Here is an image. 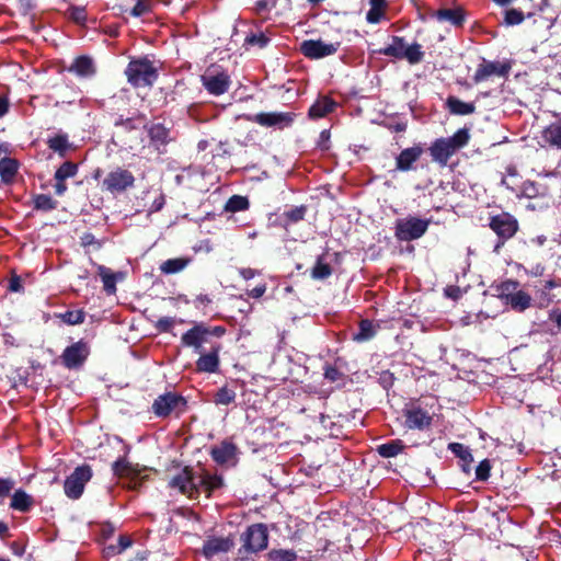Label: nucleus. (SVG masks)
<instances>
[{"label": "nucleus", "mask_w": 561, "mask_h": 561, "mask_svg": "<svg viewBox=\"0 0 561 561\" xmlns=\"http://www.w3.org/2000/svg\"><path fill=\"white\" fill-rule=\"evenodd\" d=\"M549 319L556 322L559 330H561V310H552L549 314Z\"/></svg>", "instance_id": "774afa93"}, {"label": "nucleus", "mask_w": 561, "mask_h": 561, "mask_svg": "<svg viewBox=\"0 0 561 561\" xmlns=\"http://www.w3.org/2000/svg\"><path fill=\"white\" fill-rule=\"evenodd\" d=\"M80 244L83 248L94 247L96 250H99L102 247V243L95 239L94 234L91 232H84L80 237Z\"/></svg>", "instance_id": "bf43d9fd"}, {"label": "nucleus", "mask_w": 561, "mask_h": 561, "mask_svg": "<svg viewBox=\"0 0 561 561\" xmlns=\"http://www.w3.org/2000/svg\"><path fill=\"white\" fill-rule=\"evenodd\" d=\"M541 138L550 147L561 150V123H552L545 127Z\"/></svg>", "instance_id": "c756f323"}, {"label": "nucleus", "mask_w": 561, "mask_h": 561, "mask_svg": "<svg viewBox=\"0 0 561 561\" xmlns=\"http://www.w3.org/2000/svg\"><path fill=\"white\" fill-rule=\"evenodd\" d=\"M227 330L222 325L209 327L204 322L195 323L181 336V344L185 347H192L199 354L196 360V370L199 373H217L220 365L219 353L222 348L221 343L213 342L211 337L220 339Z\"/></svg>", "instance_id": "f257e3e1"}, {"label": "nucleus", "mask_w": 561, "mask_h": 561, "mask_svg": "<svg viewBox=\"0 0 561 561\" xmlns=\"http://www.w3.org/2000/svg\"><path fill=\"white\" fill-rule=\"evenodd\" d=\"M339 47V42L327 44L321 39H306L300 44V51L309 59H321L334 55Z\"/></svg>", "instance_id": "f8f14e48"}, {"label": "nucleus", "mask_w": 561, "mask_h": 561, "mask_svg": "<svg viewBox=\"0 0 561 561\" xmlns=\"http://www.w3.org/2000/svg\"><path fill=\"white\" fill-rule=\"evenodd\" d=\"M35 504L33 496L27 494L24 490L19 489L11 496L10 507L21 513L30 512Z\"/></svg>", "instance_id": "393cba45"}, {"label": "nucleus", "mask_w": 561, "mask_h": 561, "mask_svg": "<svg viewBox=\"0 0 561 561\" xmlns=\"http://www.w3.org/2000/svg\"><path fill=\"white\" fill-rule=\"evenodd\" d=\"M8 290L12 293H22L24 290L22 278L16 273H12L9 279Z\"/></svg>", "instance_id": "e2e57ef3"}, {"label": "nucleus", "mask_w": 561, "mask_h": 561, "mask_svg": "<svg viewBox=\"0 0 561 561\" xmlns=\"http://www.w3.org/2000/svg\"><path fill=\"white\" fill-rule=\"evenodd\" d=\"M376 334V330L370 320L364 319L359 322L358 331L353 335V340L356 342H366L373 339Z\"/></svg>", "instance_id": "a19ab883"}, {"label": "nucleus", "mask_w": 561, "mask_h": 561, "mask_svg": "<svg viewBox=\"0 0 561 561\" xmlns=\"http://www.w3.org/2000/svg\"><path fill=\"white\" fill-rule=\"evenodd\" d=\"M266 284H261L248 291V296L251 298H261L266 291Z\"/></svg>", "instance_id": "338daca9"}, {"label": "nucleus", "mask_w": 561, "mask_h": 561, "mask_svg": "<svg viewBox=\"0 0 561 561\" xmlns=\"http://www.w3.org/2000/svg\"><path fill=\"white\" fill-rule=\"evenodd\" d=\"M270 534L263 523L252 524L240 535L241 546L234 561H255V556L267 549Z\"/></svg>", "instance_id": "f03ea898"}, {"label": "nucleus", "mask_w": 561, "mask_h": 561, "mask_svg": "<svg viewBox=\"0 0 561 561\" xmlns=\"http://www.w3.org/2000/svg\"><path fill=\"white\" fill-rule=\"evenodd\" d=\"M151 9L149 1L147 0H138L134 8L130 11V14L135 18H139L145 13L149 12Z\"/></svg>", "instance_id": "052dcab7"}, {"label": "nucleus", "mask_w": 561, "mask_h": 561, "mask_svg": "<svg viewBox=\"0 0 561 561\" xmlns=\"http://www.w3.org/2000/svg\"><path fill=\"white\" fill-rule=\"evenodd\" d=\"M58 202L47 194H37L33 197V207L35 210L50 211L56 209Z\"/></svg>", "instance_id": "79ce46f5"}, {"label": "nucleus", "mask_w": 561, "mask_h": 561, "mask_svg": "<svg viewBox=\"0 0 561 561\" xmlns=\"http://www.w3.org/2000/svg\"><path fill=\"white\" fill-rule=\"evenodd\" d=\"M405 45L407 43L403 37L393 35L391 43L386 47L379 48L376 53L401 60L404 58Z\"/></svg>", "instance_id": "a878e982"}, {"label": "nucleus", "mask_w": 561, "mask_h": 561, "mask_svg": "<svg viewBox=\"0 0 561 561\" xmlns=\"http://www.w3.org/2000/svg\"><path fill=\"white\" fill-rule=\"evenodd\" d=\"M333 273L332 266L325 261V254L317 257L313 267L310 271V276L314 280H324Z\"/></svg>", "instance_id": "473e14b6"}, {"label": "nucleus", "mask_w": 561, "mask_h": 561, "mask_svg": "<svg viewBox=\"0 0 561 561\" xmlns=\"http://www.w3.org/2000/svg\"><path fill=\"white\" fill-rule=\"evenodd\" d=\"M234 547L233 537H209L204 541L203 556L210 559L218 553H226Z\"/></svg>", "instance_id": "a211bd4d"}, {"label": "nucleus", "mask_w": 561, "mask_h": 561, "mask_svg": "<svg viewBox=\"0 0 561 561\" xmlns=\"http://www.w3.org/2000/svg\"><path fill=\"white\" fill-rule=\"evenodd\" d=\"M127 82L135 89L151 88L158 80V68L147 57L131 59L126 69Z\"/></svg>", "instance_id": "20e7f679"}, {"label": "nucleus", "mask_w": 561, "mask_h": 561, "mask_svg": "<svg viewBox=\"0 0 561 561\" xmlns=\"http://www.w3.org/2000/svg\"><path fill=\"white\" fill-rule=\"evenodd\" d=\"M92 478V469L89 465L77 467L73 472L66 478L64 483L65 494L72 500H78L84 490L85 483Z\"/></svg>", "instance_id": "9d476101"}, {"label": "nucleus", "mask_w": 561, "mask_h": 561, "mask_svg": "<svg viewBox=\"0 0 561 561\" xmlns=\"http://www.w3.org/2000/svg\"><path fill=\"white\" fill-rule=\"evenodd\" d=\"M206 479L207 483L204 489V493H206L208 497L211 496L213 492L224 486V479L221 476L208 473V477H206Z\"/></svg>", "instance_id": "864d4df0"}, {"label": "nucleus", "mask_w": 561, "mask_h": 561, "mask_svg": "<svg viewBox=\"0 0 561 561\" xmlns=\"http://www.w3.org/2000/svg\"><path fill=\"white\" fill-rule=\"evenodd\" d=\"M175 323L174 318L171 317H162L156 322V329L160 333H168L171 332Z\"/></svg>", "instance_id": "4d7b16f0"}, {"label": "nucleus", "mask_w": 561, "mask_h": 561, "mask_svg": "<svg viewBox=\"0 0 561 561\" xmlns=\"http://www.w3.org/2000/svg\"><path fill=\"white\" fill-rule=\"evenodd\" d=\"M370 9L366 14V20L370 24H377L381 21L385 10L387 9V0H369Z\"/></svg>", "instance_id": "58836bf2"}, {"label": "nucleus", "mask_w": 561, "mask_h": 561, "mask_svg": "<svg viewBox=\"0 0 561 561\" xmlns=\"http://www.w3.org/2000/svg\"><path fill=\"white\" fill-rule=\"evenodd\" d=\"M439 22L447 21L456 27H461L466 21V13L462 8L439 9L435 12Z\"/></svg>", "instance_id": "b1692460"}, {"label": "nucleus", "mask_w": 561, "mask_h": 561, "mask_svg": "<svg viewBox=\"0 0 561 561\" xmlns=\"http://www.w3.org/2000/svg\"><path fill=\"white\" fill-rule=\"evenodd\" d=\"M424 152L423 146L416 144L403 149L396 158V168L401 172H408L414 169V163L420 160Z\"/></svg>", "instance_id": "6ab92c4d"}, {"label": "nucleus", "mask_w": 561, "mask_h": 561, "mask_svg": "<svg viewBox=\"0 0 561 561\" xmlns=\"http://www.w3.org/2000/svg\"><path fill=\"white\" fill-rule=\"evenodd\" d=\"M236 400V392L224 386L214 394V403L217 405H228Z\"/></svg>", "instance_id": "09e8293b"}, {"label": "nucleus", "mask_w": 561, "mask_h": 561, "mask_svg": "<svg viewBox=\"0 0 561 561\" xmlns=\"http://www.w3.org/2000/svg\"><path fill=\"white\" fill-rule=\"evenodd\" d=\"M492 288L494 289L495 295L504 302L519 289V282L514 279H506L500 284L493 285Z\"/></svg>", "instance_id": "4c0bfd02"}, {"label": "nucleus", "mask_w": 561, "mask_h": 561, "mask_svg": "<svg viewBox=\"0 0 561 561\" xmlns=\"http://www.w3.org/2000/svg\"><path fill=\"white\" fill-rule=\"evenodd\" d=\"M469 139L470 135L467 128L458 129L450 137H440L435 139L428 148L432 160L438 163L442 168L446 167L449 159L458 150L468 145Z\"/></svg>", "instance_id": "7ed1b4c3"}, {"label": "nucleus", "mask_w": 561, "mask_h": 561, "mask_svg": "<svg viewBox=\"0 0 561 561\" xmlns=\"http://www.w3.org/2000/svg\"><path fill=\"white\" fill-rule=\"evenodd\" d=\"M65 15L68 20L80 25H83L88 19L87 10L84 7L70 5L66 10Z\"/></svg>", "instance_id": "8fccbe9b"}, {"label": "nucleus", "mask_w": 561, "mask_h": 561, "mask_svg": "<svg viewBox=\"0 0 561 561\" xmlns=\"http://www.w3.org/2000/svg\"><path fill=\"white\" fill-rule=\"evenodd\" d=\"M187 411V399L175 391H167L158 396L151 404V412L159 419L171 416L179 419Z\"/></svg>", "instance_id": "39448f33"}, {"label": "nucleus", "mask_w": 561, "mask_h": 561, "mask_svg": "<svg viewBox=\"0 0 561 561\" xmlns=\"http://www.w3.org/2000/svg\"><path fill=\"white\" fill-rule=\"evenodd\" d=\"M237 446L228 440H222L218 446L210 450L213 460L218 465H225L236 456Z\"/></svg>", "instance_id": "4be33fe9"}, {"label": "nucleus", "mask_w": 561, "mask_h": 561, "mask_svg": "<svg viewBox=\"0 0 561 561\" xmlns=\"http://www.w3.org/2000/svg\"><path fill=\"white\" fill-rule=\"evenodd\" d=\"M201 82L205 90L215 96H219L228 92L231 85L230 76L217 68H208L202 76Z\"/></svg>", "instance_id": "1a4fd4ad"}, {"label": "nucleus", "mask_w": 561, "mask_h": 561, "mask_svg": "<svg viewBox=\"0 0 561 561\" xmlns=\"http://www.w3.org/2000/svg\"><path fill=\"white\" fill-rule=\"evenodd\" d=\"M525 20V15L520 10L508 9L504 13V24L507 26L518 25Z\"/></svg>", "instance_id": "603ef678"}, {"label": "nucleus", "mask_w": 561, "mask_h": 561, "mask_svg": "<svg viewBox=\"0 0 561 561\" xmlns=\"http://www.w3.org/2000/svg\"><path fill=\"white\" fill-rule=\"evenodd\" d=\"M448 449L460 459L462 470L469 473L473 461L470 449L461 443H450Z\"/></svg>", "instance_id": "cd10ccee"}, {"label": "nucleus", "mask_w": 561, "mask_h": 561, "mask_svg": "<svg viewBox=\"0 0 561 561\" xmlns=\"http://www.w3.org/2000/svg\"><path fill=\"white\" fill-rule=\"evenodd\" d=\"M98 273L103 282V288L107 294H115L116 291V276L110 268L104 265H99Z\"/></svg>", "instance_id": "37998d69"}, {"label": "nucleus", "mask_w": 561, "mask_h": 561, "mask_svg": "<svg viewBox=\"0 0 561 561\" xmlns=\"http://www.w3.org/2000/svg\"><path fill=\"white\" fill-rule=\"evenodd\" d=\"M48 148L58 153L60 158H65L67 152L72 149V145L68 140L66 134H58L47 141Z\"/></svg>", "instance_id": "c9c22d12"}, {"label": "nucleus", "mask_w": 561, "mask_h": 561, "mask_svg": "<svg viewBox=\"0 0 561 561\" xmlns=\"http://www.w3.org/2000/svg\"><path fill=\"white\" fill-rule=\"evenodd\" d=\"M79 165L72 161L62 162L54 174L56 181L54 188L57 196H62L67 192L68 187L66 181L75 178L78 174Z\"/></svg>", "instance_id": "f3484780"}, {"label": "nucleus", "mask_w": 561, "mask_h": 561, "mask_svg": "<svg viewBox=\"0 0 561 561\" xmlns=\"http://www.w3.org/2000/svg\"><path fill=\"white\" fill-rule=\"evenodd\" d=\"M144 128L148 131V137L154 146H167L172 139L170 137V128L161 123L145 124Z\"/></svg>", "instance_id": "412c9836"}, {"label": "nucleus", "mask_w": 561, "mask_h": 561, "mask_svg": "<svg viewBox=\"0 0 561 561\" xmlns=\"http://www.w3.org/2000/svg\"><path fill=\"white\" fill-rule=\"evenodd\" d=\"M19 170V162L13 158H2L0 160V178L4 184L13 182Z\"/></svg>", "instance_id": "2f4dec72"}, {"label": "nucleus", "mask_w": 561, "mask_h": 561, "mask_svg": "<svg viewBox=\"0 0 561 561\" xmlns=\"http://www.w3.org/2000/svg\"><path fill=\"white\" fill-rule=\"evenodd\" d=\"M446 107L453 115H470L474 113L476 106L473 103H467L456 96H448L446 100Z\"/></svg>", "instance_id": "c85d7f7f"}, {"label": "nucleus", "mask_w": 561, "mask_h": 561, "mask_svg": "<svg viewBox=\"0 0 561 561\" xmlns=\"http://www.w3.org/2000/svg\"><path fill=\"white\" fill-rule=\"evenodd\" d=\"M133 540L128 535H121L117 541V548H119L121 553L125 551L127 548L131 547Z\"/></svg>", "instance_id": "69168bd1"}, {"label": "nucleus", "mask_w": 561, "mask_h": 561, "mask_svg": "<svg viewBox=\"0 0 561 561\" xmlns=\"http://www.w3.org/2000/svg\"><path fill=\"white\" fill-rule=\"evenodd\" d=\"M424 53L422 51V46L419 43H413L412 45H405L404 58L411 65L419 64L423 60Z\"/></svg>", "instance_id": "de8ad7c7"}, {"label": "nucleus", "mask_w": 561, "mask_h": 561, "mask_svg": "<svg viewBox=\"0 0 561 561\" xmlns=\"http://www.w3.org/2000/svg\"><path fill=\"white\" fill-rule=\"evenodd\" d=\"M250 202L247 196L232 195L225 205V210L229 213L243 211L249 209Z\"/></svg>", "instance_id": "c03bdc74"}, {"label": "nucleus", "mask_w": 561, "mask_h": 561, "mask_svg": "<svg viewBox=\"0 0 561 561\" xmlns=\"http://www.w3.org/2000/svg\"><path fill=\"white\" fill-rule=\"evenodd\" d=\"M431 224V219H421L409 216L404 219H398L394 228V236L400 241H413L423 237Z\"/></svg>", "instance_id": "0eeeda50"}, {"label": "nucleus", "mask_w": 561, "mask_h": 561, "mask_svg": "<svg viewBox=\"0 0 561 561\" xmlns=\"http://www.w3.org/2000/svg\"><path fill=\"white\" fill-rule=\"evenodd\" d=\"M14 484L15 482L11 478H0V497L3 499L9 496Z\"/></svg>", "instance_id": "680f3d73"}, {"label": "nucleus", "mask_w": 561, "mask_h": 561, "mask_svg": "<svg viewBox=\"0 0 561 561\" xmlns=\"http://www.w3.org/2000/svg\"><path fill=\"white\" fill-rule=\"evenodd\" d=\"M68 71L81 78H91L95 75L96 69L92 58L89 56H79L69 66Z\"/></svg>", "instance_id": "5701e85b"}, {"label": "nucleus", "mask_w": 561, "mask_h": 561, "mask_svg": "<svg viewBox=\"0 0 561 561\" xmlns=\"http://www.w3.org/2000/svg\"><path fill=\"white\" fill-rule=\"evenodd\" d=\"M344 374L335 366L327 365L324 367V378L331 382L341 380Z\"/></svg>", "instance_id": "13d9d810"}, {"label": "nucleus", "mask_w": 561, "mask_h": 561, "mask_svg": "<svg viewBox=\"0 0 561 561\" xmlns=\"http://www.w3.org/2000/svg\"><path fill=\"white\" fill-rule=\"evenodd\" d=\"M294 113L289 112H271V113H257L252 116H248L247 119L265 127H288L294 122Z\"/></svg>", "instance_id": "2eb2a0df"}, {"label": "nucleus", "mask_w": 561, "mask_h": 561, "mask_svg": "<svg viewBox=\"0 0 561 561\" xmlns=\"http://www.w3.org/2000/svg\"><path fill=\"white\" fill-rule=\"evenodd\" d=\"M404 425L409 430L424 431L431 427L433 416L421 405L412 404L403 410Z\"/></svg>", "instance_id": "ddd939ff"}, {"label": "nucleus", "mask_w": 561, "mask_h": 561, "mask_svg": "<svg viewBox=\"0 0 561 561\" xmlns=\"http://www.w3.org/2000/svg\"><path fill=\"white\" fill-rule=\"evenodd\" d=\"M57 317L68 325H76L84 322L85 312L83 309L67 310L62 313H59Z\"/></svg>", "instance_id": "49530a36"}, {"label": "nucleus", "mask_w": 561, "mask_h": 561, "mask_svg": "<svg viewBox=\"0 0 561 561\" xmlns=\"http://www.w3.org/2000/svg\"><path fill=\"white\" fill-rule=\"evenodd\" d=\"M206 477H208V472L207 471H203L199 474H197L194 471V484H195V488L197 489V497L199 496V494L202 492H204V489H205L206 483H207Z\"/></svg>", "instance_id": "0e129e2a"}, {"label": "nucleus", "mask_w": 561, "mask_h": 561, "mask_svg": "<svg viewBox=\"0 0 561 561\" xmlns=\"http://www.w3.org/2000/svg\"><path fill=\"white\" fill-rule=\"evenodd\" d=\"M504 304L517 312H523L530 307L531 297L528 293L518 289Z\"/></svg>", "instance_id": "7c9ffc66"}, {"label": "nucleus", "mask_w": 561, "mask_h": 561, "mask_svg": "<svg viewBox=\"0 0 561 561\" xmlns=\"http://www.w3.org/2000/svg\"><path fill=\"white\" fill-rule=\"evenodd\" d=\"M337 103L330 96H320L317 101L309 107L308 116L311 119H319L325 117L328 114L332 113Z\"/></svg>", "instance_id": "aec40b11"}, {"label": "nucleus", "mask_w": 561, "mask_h": 561, "mask_svg": "<svg viewBox=\"0 0 561 561\" xmlns=\"http://www.w3.org/2000/svg\"><path fill=\"white\" fill-rule=\"evenodd\" d=\"M510 70V65L501 64L500 61H486L483 59L478 66L472 79L474 83H480L486 81L492 76L506 77Z\"/></svg>", "instance_id": "dca6fc26"}, {"label": "nucleus", "mask_w": 561, "mask_h": 561, "mask_svg": "<svg viewBox=\"0 0 561 561\" xmlns=\"http://www.w3.org/2000/svg\"><path fill=\"white\" fill-rule=\"evenodd\" d=\"M491 462L489 459H483L476 468V479L478 481H486L490 478Z\"/></svg>", "instance_id": "5fc2aeb1"}, {"label": "nucleus", "mask_w": 561, "mask_h": 561, "mask_svg": "<svg viewBox=\"0 0 561 561\" xmlns=\"http://www.w3.org/2000/svg\"><path fill=\"white\" fill-rule=\"evenodd\" d=\"M523 195L527 198H536L540 195L539 186L534 181H526L522 186Z\"/></svg>", "instance_id": "6e6d98bb"}, {"label": "nucleus", "mask_w": 561, "mask_h": 561, "mask_svg": "<svg viewBox=\"0 0 561 561\" xmlns=\"http://www.w3.org/2000/svg\"><path fill=\"white\" fill-rule=\"evenodd\" d=\"M404 444L400 439H393L377 447V453L383 458H391L399 455L404 449Z\"/></svg>", "instance_id": "ea45409f"}, {"label": "nucleus", "mask_w": 561, "mask_h": 561, "mask_svg": "<svg viewBox=\"0 0 561 561\" xmlns=\"http://www.w3.org/2000/svg\"><path fill=\"white\" fill-rule=\"evenodd\" d=\"M147 117L145 114L138 113L135 116L124 118L123 115H119L114 122L115 127H122L126 131H131L138 129L140 125H145Z\"/></svg>", "instance_id": "e433bc0d"}, {"label": "nucleus", "mask_w": 561, "mask_h": 561, "mask_svg": "<svg viewBox=\"0 0 561 561\" xmlns=\"http://www.w3.org/2000/svg\"><path fill=\"white\" fill-rule=\"evenodd\" d=\"M113 474L123 478V477H138L140 470L138 469V465L130 463L126 457H119L112 463Z\"/></svg>", "instance_id": "bb28decb"}, {"label": "nucleus", "mask_w": 561, "mask_h": 561, "mask_svg": "<svg viewBox=\"0 0 561 561\" xmlns=\"http://www.w3.org/2000/svg\"><path fill=\"white\" fill-rule=\"evenodd\" d=\"M489 228L496 234L494 251L499 250L512 239L519 229L518 220L510 213L502 211L489 218Z\"/></svg>", "instance_id": "423d86ee"}, {"label": "nucleus", "mask_w": 561, "mask_h": 561, "mask_svg": "<svg viewBox=\"0 0 561 561\" xmlns=\"http://www.w3.org/2000/svg\"><path fill=\"white\" fill-rule=\"evenodd\" d=\"M271 42V38L265 35L263 32L259 33H250L244 38V45L245 46H255L259 48H264L268 45Z\"/></svg>", "instance_id": "3c124183"}, {"label": "nucleus", "mask_w": 561, "mask_h": 561, "mask_svg": "<svg viewBox=\"0 0 561 561\" xmlns=\"http://www.w3.org/2000/svg\"><path fill=\"white\" fill-rule=\"evenodd\" d=\"M192 262L191 257H174L161 263L160 271L165 275L176 274L186 268Z\"/></svg>", "instance_id": "72a5a7b5"}, {"label": "nucleus", "mask_w": 561, "mask_h": 561, "mask_svg": "<svg viewBox=\"0 0 561 561\" xmlns=\"http://www.w3.org/2000/svg\"><path fill=\"white\" fill-rule=\"evenodd\" d=\"M90 352L89 343L81 339L62 351L60 362L65 368L69 370H78L87 362L90 356Z\"/></svg>", "instance_id": "6e6552de"}, {"label": "nucleus", "mask_w": 561, "mask_h": 561, "mask_svg": "<svg viewBox=\"0 0 561 561\" xmlns=\"http://www.w3.org/2000/svg\"><path fill=\"white\" fill-rule=\"evenodd\" d=\"M307 211L308 207L306 205L296 206L289 210H285L279 217V219L282 220V226L284 228H287L290 225L304 220Z\"/></svg>", "instance_id": "f704fd0d"}, {"label": "nucleus", "mask_w": 561, "mask_h": 561, "mask_svg": "<svg viewBox=\"0 0 561 561\" xmlns=\"http://www.w3.org/2000/svg\"><path fill=\"white\" fill-rule=\"evenodd\" d=\"M171 489H176L183 495L190 499H197V489L194 484V470L190 466H185L179 473L173 476L169 481Z\"/></svg>", "instance_id": "4468645a"}, {"label": "nucleus", "mask_w": 561, "mask_h": 561, "mask_svg": "<svg viewBox=\"0 0 561 561\" xmlns=\"http://www.w3.org/2000/svg\"><path fill=\"white\" fill-rule=\"evenodd\" d=\"M267 561H297V553L291 549H272L266 554Z\"/></svg>", "instance_id": "a18cd8bd"}, {"label": "nucleus", "mask_w": 561, "mask_h": 561, "mask_svg": "<svg viewBox=\"0 0 561 561\" xmlns=\"http://www.w3.org/2000/svg\"><path fill=\"white\" fill-rule=\"evenodd\" d=\"M135 181L136 179L129 170L117 167L110 171L104 178L102 181V187L113 194L123 193L128 188L134 187Z\"/></svg>", "instance_id": "9b49d317"}]
</instances>
